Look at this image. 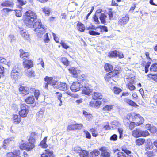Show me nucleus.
<instances>
[{"label":"nucleus","mask_w":157,"mask_h":157,"mask_svg":"<svg viewBox=\"0 0 157 157\" xmlns=\"http://www.w3.org/2000/svg\"><path fill=\"white\" fill-rule=\"evenodd\" d=\"M61 61L62 63L65 65L67 66L69 64V61L65 57L62 58Z\"/></svg>","instance_id":"nucleus-47"},{"label":"nucleus","mask_w":157,"mask_h":157,"mask_svg":"<svg viewBox=\"0 0 157 157\" xmlns=\"http://www.w3.org/2000/svg\"><path fill=\"white\" fill-rule=\"evenodd\" d=\"M109 56L110 57H117V51L116 50L112 51L109 53Z\"/></svg>","instance_id":"nucleus-43"},{"label":"nucleus","mask_w":157,"mask_h":157,"mask_svg":"<svg viewBox=\"0 0 157 157\" xmlns=\"http://www.w3.org/2000/svg\"><path fill=\"white\" fill-rule=\"evenodd\" d=\"M20 34L22 37H23L25 39L27 40H29V36L30 35L28 34L27 32H26V30H21L20 31Z\"/></svg>","instance_id":"nucleus-25"},{"label":"nucleus","mask_w":157,"mask_h":157,"mask_svg":"<svg viewBox=\"0 0 157 157\" xmlns=\"http://www.w3.org/2000/svg\"><path fill=\"white\" fill-rule=\"evenodd\" d=\"M108 17L109 18V21L113 19V14L112 12L110 11L108 13Z\"/></svg>","instance_id":"nucleus-61"},{"label":"nucleus","mask_w":157,"mask_h":157,"mask_svg":"<svg viewBox=\"0 0 157 157\" xmlns=\"http://www.w3.org/2000/svg\"><path fill=\"white\" fill-rule=\"evenodd\" d=\"M67 129L68 130H72L76 129V124H71L68 126Z\"/></svg>","instance_id":"nucleus-45"},{"label":"nucleus","mask_w":157,"mask_h":157,"mask_svg":"<svg viewBox=\"0 0 157 157\" xmlns=\"http://www.w3.org/2000/svg\"><path fill=\"white\" fill-rule=\"evenodd\" d=\"M145 141V140L144 139L139 138L136 140L135 142L137 145L140 146L142 145L144 143Z\"/></svg>","instance_id":"nucleus-33"},{"label":"nucleus","mask_w":157,"mask_h":157,"mask_svg":"<svg viewBox=\"0 0 157 157\" xmlns=\"http://www.w3.org/2000/svg\"><path fill=\"white\" fill-rule=\"evenodd\" d=\"M127 86H128V88L131 91H132L134 90L135 89V87L133 85V84H130L128 85H127Z\"/></svg>","instance_id":"nucleus-53"},{"label":"nucleus","mask_w":157,"mask_h":157,"mask_svg":"<svg viewBox=\"0 0 157 157\" xmlns=\"http://www.w3.org/2000/svg\"><path fill=\"white\" fill-rule=\"evenodd\" d=\"M126 119L129 121H134L136 126L141 125L144 121V119L140 114L134 113H132L130 115H127Z\"/></svg>","instance_id":"nucleus-1"},{"label":"nucleus","mask_w":157,"mask_h":157,"mask_svg":"<svg viewBox=\"0 0 157 157\" xmlns=\"http://www.w3.org/2000/svg\"><path fill=\"white\" fill-rule=\"evenodd\" d=\"M145 154L148 157H153L155 155V153L152 151H147Z\"/></svg>","instance_id":"nucleus-46"},{"label":"nucleus","mask_w":157,"mask_h":157,"mask_svg":"<svg viewBox=\"0 0 157 157\" xmlns=\"http://www.w3.org/2000/svg\"><path fill=\"white\" fill-rule=\"evenodd\" d=\"M14 139L13 138L11 137L8 138L4 140V145H5L9 144L10 142L13 140Z\"/></svg>","instance_id":"nucleus-49"},{"label":"nucleus","mask_w":157,"mask_h":157,"mask_svg":"<svg viewBox=\"0 0 157 157\" xmlns=\"http://www.w3.org/2000/svg\"><path fill=\"white\" fill-rule=\"evenodd\" d=\"M70 73L73 75V77H77L78 76V72L76 69L74 67H71L69 69Z\"/></svg>","instance_id":"nucleus-30"},{"label":"nucleus","mask_w":157,"mask_h":157,"mask_svg":"<svg viewBox=\"0 0 157 157\" xmlns=\"http://www.w3.org/2000/svg\"><path fill=\"white\" fill-rule=\"evenodd\" d=\"M82 84L84 85V88L82 91V93L87 95H89L92 92L91 86L88 83H87V81L85 80H82Z\"/></svg>","instance_id":"nucleus-6"},{"label":"nucleus","mask_w":157,"mask_h":157,"mask_svg":"<svg viewBox=\"0 0 157 157\" xmlns=\"http://www.w3.org/2000/svg\"><path fill=\"white\" fill-rule=\"evenodd\" d=\"M44 40L45 43H48L49 40L48 35V33H46L44 37Z\"/></svg>","instance_id":"nucleus-54"},{"label":"nucleus","mask_w":157,"mask_h":157,"mask_svg":"<svg viewBox=\"0 0 157 157\" xmlns=\"http://www.w3.org/2000/svg\"><path fill=\"white\" fill-rule=\"evenodd\" d=\"M83 87L78 82H75L73 83L71 86V90L73 92H76L80 90Z\"/></svg>","instance_id":"nucleus-10"},{"label":"nucleus","mask_w":157,"mask_h":157,"mask_svg":"<svg viewBox=\"0 0 157 157\" xmlns=\"http://www.w3.org/2000/svg\"><path fill=\"white\" fill-rule=\"evenodd\" d=\"M31 140L32 142H30L29 140V142L28 143L21 144L20 146V149L22 150L25 149L28 151H30L33 149L34 147V145L33 144L34 139H33Z\"/></svg>","instance_id":"nucleus-7"},{"label":"nucleus","mask_w":157,"mask_h":157,"mask_svg":"<svg viewBox=\"0 0 157 157\" xmlns=\"http://www.w3.org/2000/svg\"><path fill=\"white\" fill-rule=\"evenodd\" d=\"M39 91L38 90H36L34 91V95L36 99L37 100L39 96L40 95Z\"/></svg>","instance_id":"nucleus-63"},{"label":"nucleus","mask_w":157,"mask_h":157,"mask_svg":"<svg viewBox=\"0 0 157 157\" xmlns=\"http://www.w3.org/2000/svg\"><path fill=\"white\" fill-rule=\"evenodd\" d=\"M45 81L47 82L49 85H54V87L55 86H56V83L57 82L55 80L53 79L52 77H49L48 76H46L44 78Z\"/></svg>","instance_id":"nucleus-16"},{"label":"nucleus","mask_w":157,"mask_h":157,"mask_svg":"<svg viewBox=\"0 0 157 157\" xmlns=\"http://www.w3.org/2000/svg\"><path fill=\"white\" fill-rule=\"evenodd\" d=\"M100 10H98L96 12L95 15L93 17L94 20L95 22H96L97 24H99L100 22L98 20V17H99Z\"/></svg>","instance_id":"nucleus-31"},{"label":"nucleus","mask_w":157,"mask_h":157,"mask_svg":"<svg viewBox=\"0 0 157 157\" xmlns=\"http://www.w3.org/2000/svg\"><path fill=\"white\" fill-rule=\"evenodd\" d=\"M112 77H113V75L112 73L111 72L106 74L105 77V80L108 82H109L112 80Z\"/></svg>","instance_id":"nucleus-37"},{"label":"nucleus","mask_w":157,"mask_h":157,"mask_svg":"<svg viewBox=\"0 0 157 157\" xmlns=\"http://www.w3.org/2000/svg\"><path fill=\"white\" fill-rule=\"evenodd\" d=\"M21 116L17 115H14L13 116V121L17 123H19L21 121Z\"/></svg>","instance_id":"nucleus-36"},{"label":"nucleus","mask_w":157,"mask_h":157,"mask_svg":"<svg viewBox=\"0 0 157 157\" xmlns=\"http://www.w3.org/2000/svg\"><path fill=\"white\" fill-rule=\"evenodd\" d=\"M23 65L25 68L29 69L33 65V62L30 60H26L23 62Z\"/></svg>","instance_id":"nucleus-17"},{"label":"nucleus","mask_w":157,"mask_h":157,"mask_svg":"<svg viewBox=\"0 0 157 157\" xmlns=\"http://www.w3.org/2000/svg\"><path fill=\"white\" fill-rule=\"evenodd\" d=\"M151 71L155 72L157 71V63L152 65L150 68Z\"/></svg>","instance_id":"nucleus-44"},{"label":"nucleus","mask_w":157,"mask_h":157,"mask_svg":"<svg viewBox=\"0 0 157 157\" xmlns=\"http://www.w3.org/2000/svg\"><path fill=\"white\" fill-rule=\"evenodd\" d=\"M21 75L20 69L16 67H14L10 73V77L11 78L17 80L20 78Z\"/></svg>","instance_id":"nucleus-3"},{"label":"nucleus","mask_w":157,"mask_h":157,"mask_svg":"<svg viewBox=\"0 0 157 157\" xmlns=\"http://www.w3.org/2000/svg\"><path fill=\"white\" fill-rule=\"evenodd\" d=\"M120 125V123L119 122L116 120H114L111 123L110 126L112 129H116L117 127H119Z\"/></svg>","instance_id":"nucleus-28"},{"label":"nucleus","mask_w":157,"mask_h":157,"mask_svg":"<svg viewBox=\"0 0 157 157\" xmlns=\"http://www.w3.org/2000/svg\"><path fill=\"white\" fill-rule=\"evenodd\" d=\"M122 150L124 152H118L117 154V157H132L129 154L131 153V151L128 150L124 147H123Z\"/></svg>","instance_id":"nucleus-8"},{"label":"nucleus","mask_w":157,"mask_h":157,"mask_svg":"<svg viewBox=\"0 0 157 157\" xmlns=\"http://www.w3.org/2000/svg\"><path fill=\"white\" fill-rule=\"evenodd\" d=\"M102 97V95L101 93L98 92H94L93 96V99L95 100L101 99Z\"/></svg>","instance_id":"nucleus-29"},{"label":"nucleus","mask_w":157,"mask_h":157,"mask_svg":"<svg viewBox=\"0 0 157 157\" xmlns=\"http://www.w3.org/2000/svg\"><path fill=\"white\" fill-rule=\"evenodd\" d=\"M20 109L21 110L19 112L20 116L22 117H26L29 112L28 106L25 104H21Z\"/></svg>","instance_id":"nucleus-4"},{"label":"nucleus","mask_w":157,"mask_h":157,"mask_svg":"<svg viewBox=\"0 0 157 157\" xmlns=\"http://www.w3.org/2000/svg\"><path fill=\"white\" fill-rule=\"evenodd\" d=\"M25 101L28 104H33L35 101L34 97L33 95L29 96L25 99Z\"/></svg>","instance_id":"nucleus-21"},{"label":"nucleus","mask_w":157,"mask_h":157,"mask_svg":"<svg viewBox=\"0 0 157 157\" xmlns=\"http://www.w3.org/2000/svg\"><path fill=\"white\" fill-rule=\"evenodd\" d=\"M2 7H13V2L8 1H5L1 4Z\"/></svg>","instance_id":"nucleus-26"},{"label":"nucleus","mask_w":157,"mask_h":157,"mask_svg":"<svg viewBox=\"0 0 157 157\" xmlns=\"http://www.w3.org/2000/svg\"><path fill=\"white\" fill-rule=\"evenodd\" d=\"M117 138V135L114 134L112 135L110 137V140H116Z\"/></svg>","instance_id":"nucleus-58"},{"label":"nucleus","mask_w":157,"mask_h":157,"mask_svg":"<svg viewBox=\"0 0 157 157\" xmlns=\"http://www.w3.org/2000/svg\"><path fill=\"white\" fill-rule=\"evenodd\" d=\"M44 112L43 111L40 110L37 114L36 117L37 119L40 120L42 119L44 117Z\"/></svg>","instance_id":"nucleus-39"},{"label":"nucleus","mask_w":157,"mask_h":157,"mask_svg":"<svg viewBox=\"0 0 157 157\" xmlns=\"http://www.w3.org/2000/svg\"><path fill=\"white\" fill-rule=\"evenodd\" d=\"M136 123L134 122H131L129 125V128L131 130H132L134 128Z\"/></svg>","instance_id":"nucleus-55"},{"label":"nucleus","mask_w":157,"mask_h":157,"mask_svg":"<svg viewBox=\"0 0 157 157\" xmlns=\"http://www.w3.org/2000/svg\"><path fill=\"white\" fill-rule=\"evenodd\" d=\"M99 150L102 152L101 155L103 157H110V153L106 151L105 148L104 147H101L99 149Z\"/></svg>","instance_id":"nucleus-23"},{"label":"nucleus","mask_w":157,"mask_h":157,"mask_svg":"<svg viewBox=\"0 0 157 157\" xmlns=\"http://www.w3.org/2000/svg\"><path fill=\"white\" fill-rule=\"evenodd\" d=\"M83 126L82 124H76V129H81Z\"/></svg>","instance_id":"nucleus-64"},{"label":"nucleus","mask_w":157,"mask_h":157,"mask_svg":"<svg viewBox=\"0 0 157 157\" xmlns=\"http://www.w3.org/2000/svg\"><path fill=\"white\" fill-rule=\"evenodd\" d=\"M25 17L28 18L33 20H36L37 19V15L36 13L31 10H29L26 12L25 13Z\"/></svg>","instance_id":"nucleus-12"},{"label":"nucleus","mask_w":157,"mask_h":157,"mask_svg":"<svg viewBox=\"0 0 157 157\" xmlns=\"http://www.w3.org/2000/svg\"><path fill=\"white\" fill-rule=\"evenodd\" d=\"M33 27L34 28V31L37 32L38 35H40V36H41V35L45 32V30L46 29L39 20L34 23Z\"/></svg>","instance_id":"nucleus-2"},{"label":"nucleus","mask_w":157,"mask_h":157,"mask_svg":"<svg viewBox=\"0 0 157 157\" xmlns=\"http://www.w3.org/2000/svg\"><path fill=\"white\" fill-rule=\"evenodd\" d=\"M153 146L152 145H151L150 144L148 145H147L145 147V150L146 151H148L150 149H152L153 148Z\"/></svg>","instance_id":"nucleus-59"},{"label":"nucleus","mask_w":157,"mask_h":157,"mask_svg":"<svg viewBox=\"0 0 157 157\" xmlns=\"http://www.w3.org/2000/svg\"><path fill=\"white\" fill-rule=\"evenodd\" d=\"M99 31L98 32L95 31L94 30H91L89 31V33L90 35L93 36L99 35L101 34V32L102 31L107 32L108 31L107 27L105 26H97Z\"/></svg>","instance_id":"nucleus-5"},{"label":"nucleus","mask_w":157,"mask_h":157,"mask_svg":"<svg viewBox=\"0 0 157 157\" xmlns=\"http://www.w3.org/2000/svg\"><path fill=\"white\" fill-rule=\"evenodd\" d=\"M75 151L79 153L80 157H89L88 152L86 150H82L80 147L76 148Z\"/></svg>","instance_id":"nucleus-14"},{"label":"nucleus","mask_w":157,"mask_h":157,"mask_svg":"<svg viewBox=\"0 0 157 157\" xmlns=\"http://www.w3.org/2000/svg\"><path fill=\"white\" fill-rule=\"evenodd\" d=\"M36 20H33L28 18L25 17L24 23L29 28L33 27L34 25V22Z\"/></svg>","instance_id":"nucleus-15"},{"label":"nucleus","mask_w":157,"mask_h":157,"mask_svg":"<svg viewBox=\"0 0 157 157\" xmlns=\"http://www.w3.org/2000/svg\"><path fill=\"white\" fill-rule=\"evenodd\" d=\"M60 44L65 49H67L69 48V47L66 44L64 43L63 41H61L60 42Z\"/></svg>","instance_id":"nucleus-56"},{"label":"nucleus","mask_w":157,"mask_h":157,"mask_svg":"<svg viewBox=\"0 0 157 157\" xmlns=\"http://www.w3.org/2000/svg\"><path fill=\"white\" fill-rule=\"evenodd\" d=\"M69 86H68L66 83L59 82L56 84V86H54V88L59 89L60 90L65 91L68 89Z\"/></svg>","instance_id":"nucleus-11"},{"label":"nucleus","mask_w":157,"mask_h":157,"mask_svg":"<svg viewBox=\"0 0 157 157\" xmlns=\"http://www.w3.org/2000/svg\"><path fill=\"white\" fill-rule=\"evenodd\" d=\"M92 132V136L94 137H96L97 136V134L96 133V130L94 128H92L90 129Z\"/></svg>","instance_id":"nucleus-60"},{"label":"nucleus","mask_w":157,"mask_h":157,"mask_svg":"<svg viewBox=\"0 0 157 157\" xmlns=\"http://www.w3.org/2000/svg\"><path fill=\"white\" fill-rule=\"evenodd\" d=\"M90 153L91 154V157H96L100 154V152L98 151L95 150L91 152Z\"/></svg>","instance_id":"nucleus-42"},{"label":"nucleus","mask_w":157,"mask_h":157,"mask_svg":"<svg viewBox=\"0 0 157 157\" xmlns=\"http://www.w3.org/2000/svg\"><path fill=\"white\" fill-rule=\"evenodd\" d=\"M129 20V16L128 14H126L124 17H121L119 18L118 24L121 26H124L128 22Z\"/></svg>","instance_id":"nucleus-9"},{"label":"nucleus","mask_w":157,"mask_h":157,"mask_svg":"<svg viewBox=\"0 0 157 157\" xmlns=\"http://www.w3.org/2000/svg\"><path fill=\"white\" fill-rule=\"evenodd\" d=\"M124 101L125 102L129 104L130 105L133 106H135L136 105L137 106V105L135 102L129 99L125 98L124 99Z\"/></svg>","instance_id":"nucleus-32"},{"label":"nucleus","mask_w":157,"mask_h":157,"mask_svg":"<svg viewBox=\"0 0 157 157\" xmlns=\"http://www.w3.org/2000/svg\"><path fill=\"white\" fill-rule=\"evenodd\" d=\"M104 68L106 71H109L113 69L112 66L108 63H106L105 65Z\"/></svg>","instance_id":"nucleus-40"},{"label":"nucleus","mask_w":157,"mask_h":157,"mask_svg":"<svg viewBox=\"0 0 157 157\" xmlns=\"http://www.w3.org/2000/svg\"><path fill=\"white\" fill-rule=\"evenodd\" d=\"M118 130L120 134L119 138L120 139H121L122 137L123 129L121 128H118Z\"/></svg>","instance_id":"nucleus-57"},{"label":"nucleus","mask_w":157,"mask_h":157,"mask_svg":"<svg viewBox=\"0 0 157 157\" xmlns=\"http://www.w3.org/2000/svg\"><path fill=\"white\" fill-rule=\"evenodd\" d=\"M113 105H106L103 107V110L105 112L110 111L113 108Z\"/></svg>","instance_id":"nucleus-34"},{"label":"nucleus","mask_w":157,"mask_h":157,"mask_svg":"<svg viewBox=\"0 0 157 157\" xmlns=\"http://www.w3.org/2000/svg\"><path fill=\"white\" fill-rule=\"evenodd\" d=\"M20 57L23 59H26V58H29V53L25 52L23 50H20Z\"/></svg>","instance_id":"nucleus-22"},{"label":"nucleus","mask_w":157,"mask_h":157,"mask_svg":"<svg viewBox=\"0 0 157 157\" xmlns=\"http://www.w3.org/2000/svg\"><path fill=\"white\" fill-rule=\"evenodd\" d=\"M19 90L21 92V93L24 95L28 94L29 92V89L27 87L21 86L19 88Z\"/></svg>","instance_id":"nucleus-19"},{"label":"nucleus","mask_w":157,"mask_h":157,"mask_svg":"<svg viewBox=\"0 0 157 157\" xmlns=\"http://www.w3.org/2000/svg\"><path fill=\"white\" fill-rule=\"evenodd\" d=\"M77 27L78 30L81 32H83L85 29L84 25L79 22H78L77 24Z\"/></svg>","instance_id":"nucleus-35"},{"label":"nucleus","mask_w":157,"mask_h":157,"mask_svg":"<svg viewBox=\"0 0 157 157\" xmlns=\"http://www.w3.org/2000/svg\"><path fill=\"white\" fill-rule=\"evenodd\" d=\"M42 11L44 13L46 16H49L50 13V9L48 7H44L42 8Z\"/></svg>","instance_id":"nucleus-41"},{"label":"nucleus","mask_w":157,"mask_h":157,"mask_svg":"<svg viewBox=\"0 0 157 157\" xmlns=\"http://www.w3.org/2000/svg\"><path fill=\"white\" fill-rule=\"evenodd\" d=\"M47 137L44 138L43 140L40 143V146L42 148H46L47 147V145L46 143Z\"/></svg>","instance_id":"nucleus-38"},{"label":"nucleus","mask_w":157,"mask_h":157,"mask_svg":"<svg viewBox=\"0 0 157 157\" xmlns=\"http://www.w3.org/2000/svg\"><path fill=\"white\" fill-rule=\"evenodd\" d=\"M15 15L17 17H21L22 16L20 10H15Z\"/></svg>","instance_id":"nucleus-52"},{"label":"nucleus","mask_w":157,"mask_h":157,"mask_svg":"<svg viewBox=\"0 0 157 157\" xmlns=\"http://www.w3.org/2000/svg\"><path fill=\"white\" fill-rule=\"evenodd\" d=\"M46 153L43 154L41 155V157H53V153L52 151H50L49 149L46 150Z\"/></svg>","instance_id":"nucleus-27"},{"label":"nucleus","mask_w":157,"mask_h":157,"mask_svg":"<svg viewBox=\"0 0 157 157\" xmlns=\"http://www.w3.org/2000/svg\"><path fill=\"white\" fill-rule=\"evenodd\" d=\"M141 137H146L149 134L147 130L142 131L141 130Z\"/></svg>","instance_id":"nucleus-48"},{"label":"nucleus","mask_w":157,"mask_h":157,"mask_svg":"<svg viewBox=\"0 0 157 157\" xmlns=\"http://www.w3.org/2000/svg\"><path fill=\"white\" fill-rule=\"evenodd\" d=\"M56 97L58 99L60 100L61 103L62 102V101L61 100V98L62 97V94L58 92L56 93Z\"/></svg>","instance_id":"nucleus-62"},{"label":"nucleus","mask_w":157,"mask_h":157,"mask_svg":"<svg viewBox=\"0 0 157 157\" xmlns=\"http://www.w3.org/2000/svg\"><path fill=\"white\" fill-rule=\"evenodd\" d=\"M141 130L139 129H136L132 132V135L135 137L137 138L141 137Z\"/></svg>","instance_id":"nucleus-20"},{"label":"nucleus","mask_w":157,"mask_h":157,"mask_svg":"<svg viewBox=\"0 0 157 157\" xmlns=\"http://www.w3.org/2000/svg\"><path fill=\"white\" fill-rule=\"evenodd\" d=\"M99 10V18L101 23L105 24L106 23L109 22V17L105 14L102 13L101 12V10Z\"/></svg>","instance_id":"nucleus-13"},{"label":"nucleus","mask_w":157,"mask_h":157,"mask_svg":"<svg viewBox=\"0 0 157 157\" xmlns=\"http://www.w3.org/2000/svg\"><path fill=\"white\" fill-rule=\"evenodd\" d=\"M135 77L129 76L126 78L125 81L127 83V85L133 84L134 82Z\"/></svg>","instance_id":"nucleus-24"},{"label":"nucleus","mask_w":157,"mask_h":157,"mask_svg":"<svg viewBox=\"0 0 157 157\" xmlns=\"http://www.w3.org/2000/svg\"><path fill=\"white\" fill-rule=\"evenodd\" d=\"M28 72V73H26V75L28 77H31L34 76V72L33 71L29 70Z\"/></svg>","instance_id":"nucleus-51"},{"label":"nucleus","mask_w":157,"mask_h":157,"mask_svg":"<svg viewBox=\"0 0 157 157\" xmlns=\"http://www.w3.org/2000/svg\"><path fill=\"white\" fill-rule=\"evenodd\" d=\"M20 152L19 151H15L13 152H10L7 153V157H20Z\"/></svg>","instance_id":"nucleus-18"},{"label":"nucleus","mask_w":157,"mask_h":157,"mask_svg":"<svg viewBox=\"0 0 157 157\" xmlns=\"http://www.w3.org/2000/svg\"><path fill=\"white\" fill-rule=\"evenodd\" d=\"M113 91L115 94H118L122 91V90L120 88L114 87L113 88Z\"/></svg>","instance_id":"nucleus-50"}]
</instances>
